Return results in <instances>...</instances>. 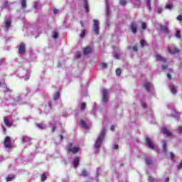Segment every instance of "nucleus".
<instances>
[{
  "label": "nucleus",
  "instance_id": "f257e3e1",
  "mask_svg": "<svg viewBox=\"0 0 182 182\" xmlns=\"http://www.w3.org/2000/svg\"><path fill=\"white\" fill-rule=\"evenodd\" d=\"M106 135V129H103L101 131V133L100 134V136L97 137L95 144V153H99V147H100V146L102 145V141H103V140H105V136Z\"/></svg>",
  "mask_w": 182,
  "mask_h": 182
},
{
  "label": "nucleus",
  "instance_id": "f03ea898",
  "mask_svg": "<svg viewBox=\"0 0 182 182\" xmlns=\"http://www.w3.org/2000/svg\"><path fill=\"white\" fill-rule=\"evenodd\" d=\"M100 23L99 22V20H96V19L93 20L92 30L95 35H99V31L100 29Z\"/></svg>",
  "mask_w": 182,
  "mask_h": 182
},
{
  "label": "nucleus",
  "instance_id": "7ed1b4c3",
  "mask_svg": "<svg viewBox=\"0 0 182 182\" xmlns=\"http://www.w3.org/2000/svg\"><path fill=\"white\" fill-rule=\"evenodd\" d=\"M4 146L8 150H11L12 149V142L11 141V137L6 136L4 141Z\"/></svg>",
  "mask_w": 182,
  "mask_h": 182
},
{
  "label": "nucleus",
  "instance_id": "20e7f679",
  "mask_svg": "<svg viewBox=\"0 0 182 182\" xmlns=\"http://www.w3.org/2000/svg\"><path fill=\"white\" fill-rule=\"evenodd\" d=\"M146 142L147 146L149 147V149H151V150H157V149H159V146L157 145H154V144H153V141H151V139L149 137L146 139Z\"/></svg>",
  "mask_w": 182,
  "mask_h": 182
},
{
  "label": "nucleus",
  "instance_id": "39448f33",
  "mask_svg": "<svg viewBox=\"0 0 182 182\" xmlns=\"http://www.w3.org/2000/svg\"><path fill=\"white\" fill-rule=\"evenodd\" d=\"M102 102H104V103H106L107 100H109V92L107 91V90L103 88L102 90Z\"/></svg>",
  "mask_w": 182,
  "mask_h": 182
},
{
  "label": "nucleus",
  "instance_id": "423d86ee",
  "mask_svg": "<svg viewBox=\"0 0 182 182\" xmlns=\"http://www.w3.org/2000/svg\"><path fill=\"white\" fill-rule=\"evenodd\" d=\"M68 150L70 151V153H73L75 154V153H77L79 151L80 148L79 147H73L72 144H68Z\"/></svg>",
  "mask_w": 182,
  "mask_h": 182
},
{
  "label": "nucleus",
  "instance_id": "0eeeda50",
  "mask_svg": "<svg viewBox=\"0 0 182 182\" xmlns=\"http://www.w3.org/2000/svg\"><path fill=\"white\" fill-rule=\"evenodd\" d=\"M169 53H178V49H177L174 46H171L168 48Z\"/></svg>",
  "mask_w": 182,
  "mask_h": 182
},
{
  "label": "nucleus",
  "instance_id": "6e6552de",
  "mask_svg": "<svg viewBox=\"0 0 182 182\" xmlns=\"http://www.w3.org/2000/svg\"><path fill=\"white\" fill-rule=\"evenodd\" d=\"M18 53H20V55H23L25 53V44L23 43L20 44V46L18 48Z\"/></svg>",
  "mask_w": 182,
  "mask_h": 182
},
{
  "label": "nucleus",
  "instance_id": "1a4fd4ad",
  "mask_svg": "<svg viewBox=\"0 0 182 182\" xmlns=\"http://www.w3.org/2000/svg\"><path fill=\"white\" fill-rule=\"evenodd\" d=\"M161 133H163V134H165L166 136H171V132H170L168 129H167L166 127H163L161 129Z\"/></svg>",
  "mask_w": 182,
  "mask_h": 182
},
{
  "label": "nucleus",
  "instance_id": "9d476101",
  "mask_svg": "<svg viewBox=\"0 0 182 182\" xmlns=\"http://www.w3.org/2000/svg\"><path fill=\"white\" fill-rule=\"evenodd\" d=\"M11 18H9L8 20H5V31H8L9 28H11Z\"/></svg>",
  "mask_w": 182,
  "mask_h": 182
},
{
  "label": "nucleus",
  "instance_id": "9b49d317",
  "mask_svg": "<svg viewBox=\"0 0 182 182\" xmlns=\"http://www.w3.org/2000/svg\"><path fill=\"white\" fill-rule=\"evenodd\" d=\"M131 31L133 32V33H136L137 32V24L136 23H132L131 24Z\"/></svg>",
  "mask_w": 182,
  "mask_h": 182
},
{
  "label": "nucleus",
  "instance_id": "f8f14e48",
  "mask_svg": "<svg viewBox=\"0 0 182 182\" xmlns=\"http://www.w3.org/2000/svg\"><path fill=\"white\" fill-rule=\"evenodd\" d=\"M79 161H80V159L79 157H76L73 160V166L75 168H77V166H79Z\"/></svg>",
  "mask_w": 182,
  "mask_h": 182
},
{
  "label": "nucleus",
  "instance_id": "ddd939ff",
  "mask_svg": "<svg viewBox=\"0 0 182 182\" xmlns=\"http://www.w3.org/2000/svg\"><path fill=\"white\" fill-rule=\"evenodd\" d=\"M92 49L90 47H86L84 50H83V53L84 55H89V53H91Z\"/></svg>",
  "mask_w": 182,
  "mask_h": 182
},
{
  "label": "nucleus",
  "instance_id": "4468645a",
  "mask_svg": "<svg viewBox=\"0 0 182 182\" xmlns=\"http://www.w3.org/2000/svg\"><path fill=\"white\" fill-rule=\"evenodd\" d=\"M170 89L172 95H176V93H177V88L176 87V86L171 85Z\"/></svg>",
  "mask_w": 182,
  "mask_h": 182
},
{
  "label": "nucleus",
  "instance_id": "2eb2a0df",
  "mask_svg": "<svg viewBox=\"0 0 182 182\" xmlns=\"http://www.w3.org/2000/svg\"><path fill=\"white\" fill-rule=\"evenodd\" d=\"M156 60L161 61V62H166V58H163L160 55H156Z\"/></svg>",
  "mask_w": 182,
  "mask_h": 182
},
{
  "label": "nucleus",
  "instance_id": "dca6fc26",
  "mask_svg": "<svg viewBox=\"0 0 182 182\" xmlns=\"http://www.w3.org/2000/svg\"><path fill=\"white\" fill-rule=\"evenodd\" d=\"M4 124H6V126L7 127H11V126H12V122H9V119H8V118L5 117L4 118Z\"/></svg>",
  "mask_w": 182,
  "mask_h": 182
},
{
  "label": "nucleus",
  "instance_id": "f3484780",
  "mask_svg": "<svg viewBox=\"0 0 182 182\" xmlns=\"http://www.w3.org/2000/svg\"><path fill=\"white\" fill-rule=\"evenodd\" d=\"M144 87L146 89L147 92H150V87H151V84L150 82H145Z\"/></svg>",
  "mask_w": 182,
  "mask_h": 182
},
{
  "label": "nucleus",
  "instance_id": "a211bd4d",
  "mask_svg": "<svg viewBox=\"0 0 182 182\" xmlns=\"http://www.w3.org/2000/svg\"><path fill=\"white\" fill-rule=\"evenodd\" d=\"M60 98V93L59 92H55V94L53 97V100L56 101Z\"/></svg>",
  "mask_w": 182,
  "mask_h": 182
},
{
  "label": "nucleus",
  "instance_id": "6ab92c4d",
  "mask_svg": "<svg viewBox=\"0 0 182 182\" xmlns=\"http://www.w3.org/2000/svg\"><path fill=\"white\" fill-rule=\"evenodd\" d=\"M160 30L161 31V32H164L165 33H166V32H168V28H167V26L163 27V26H160Z\"/></svg>",
  "mask_w": 182,
  "mask_h": 182
},
{
  "label": "nucleus",
  "instance_id": "aec40b11",
  "mask_svg": "<svg viewBox=\"0 0 182 182\" xmlns=\"http://www.w3.org/2000/svg\"><path fill=\"white\" fill-rule=\"evenodd\" d=\"M22 140L24 143H28V141H31V138L29 136H23Z\"/></svg>",
  "mask_w": 182,
  "mask_h": 182
},
{
  "label": "nucleus",
  "instance_id": "412c9836",
  "mask_svg": "<svg viewBox=\"0 0 182 182\" xmlns=\"http://www.w3.org/2000/svg\"><path fill=\"white\" fill-rule=\"evenodd\" d=\"M80 127H83L84 129H89V127H87V124H86V122H85L83 120H82L80 122Z\"/></svg>",
  "mask_w": 182,
  "mask_h": 182
},
{
  "label": "nucleus",
  "instance_id": "4be33fe9",
  "mask_svg": "<svg viewBox=\"0 0 182 182\" xmlns=\"http://www.w3.org/2000/svg\"><path fill=\"white\" fill-rule=\"evenodd\" d=\"M84 8L85 9L86 12H89V5L87 4V0L84 1Z\"/></svg>",
  "mask_w": 182,
  "mask_h": 182
},
{
  "label": "nucleus",
  "instance_id": "5701e85b",
  "mask_svg": "<svg viewBox=\"0 0 182 182\" xmlns=\"http://www.w3.org/2000/svg\"><path fill=\"white\" fill-rule=\"evenodd\" d=\"M100 68H102V69H106V68H107V63H101L100 64Z\"/></svg>",
  "mask_w": 182,
  "mask_h": 182
},
{
  "label": "nucleus",
  "instance_id": "b1692460",
  "mask_svg": "<svg viewBox=\"0 0 182 182\" xmlns=\"http://www.w3.org/2000/svg\"><path fill=\"white\" fill-rule=\"evenodd\" d=\"M162 147L163 151L166 152V148L167 147V143H166V141H162Z\"/></svg>",
  "mask_w": 182,
  "mask_h": 182
},
{
  "label": "nucleus",
  "instance_id": "393cba45",
  "mask_svg": "<svg viewBox=\"0 0 182 182\" xmlns=\"http://www.w3.org/2000/svg\"><path fill=\"white\" fill-rule=\"evenodd\" d=\"M106 15L109 16V2L107 1L106 3Z\"/></svg>",
  "mask_w": 182,
  "mask_h": 182
},
{
  "label": "nucleus",
  "instance_id": "a878e982",
  "mask_svg": "<svg viewBox=\"0 0 182 182\" xmlns=\"http://www.w3.org/2000/svg\"><path fill=\"white\" fill-rule=\"evenodd\" d=\"M21 4L22 8H26V0H21Z\"/></svg>",
  "mask_w": 182,
  "mask_h": 182
},
{
  "label": "nucleus",
  "instance_id": "bb28decb",
  "mask_svg": "<svg viewBox=\"0 0 182 182\" xmlns=\"http://www.w3.org/2000/svg\"><path fill=\"white\" fill-rule=\"evenodd\" d=\"M14 178H15V177H14V176H9L6 178V181H12V180H14Z\"/></svg>",
  "mask_w": 182,
  "mask_h": 182
},
{
  "label": "nucleus",
  "instance_id": "cd10ccee",
  "mask_svg": "<svg viewBox=\"0 0 182 182\" xmlns=\"http://www.w3.org/2000/svg\"><path fill=\"white\" fill-rule=\"evenodd\" d=\"M119 4L122 5V6H124V5L127 4V1L126 0H119Z\"/></svg>",
  "mask_w": 182,
  "mask_h": 182
},
{
  "label": "nucleus",
  "instance_id": "c85d7f7f",
  "mask_svg": "<svg viewBox=\"0 0 182 182\" xmlns=\"http://www.w3.org/2000/svg\"><path fill=\"white\" fill-rule=\"evenodd\" d=\"M166 9H170V10L173 9V4H166Z\"/></svg>",
  "mask_w": 182,
  "mask_h": 182
},
{
  "label": "nucleus",
  "instance_id": "c756f323",
  "mask_svg": "<svg viewBox=\"0 0 182 182\" xmlns=\"http://www.w3.org/2000/svg\"><path fill=\"white\" fill-rule=\"evenodd\" d=\"M80 176H83V177H87V172L85 170H83Z\"/></svg>",
  "mask_w": 182,
  "mask_h": 182
},
{
  "label": "nucleus",
  "instance_id": "7c9ffc66",
  "mask_svg": "<svg viewBox=\"0 0 182 182\" xmlns=\"http://www.w3.org/2000/svg\"><path fill=\"white\" fill-rule=\"evenodd\" d=\"M146 5H147V7L149 8V11H151V4H150V0H147Z\"/></svg>",
  "mask_w": 182,
  "mask_h": 182
},
{
  "label": "nucleus",
  "instance_id": "2f4dec72",
  "mask_svg": "<svg viewBox=\"0 0 182 182\" xmlns=\"http://www.w3.org/2000/svg\"><path fill=\"white\" fill-rule=\"evenodd\" d=\"M140 44H141V46L142 48H144V46H146V41L141 40V41H140Z\"/></svg>",
  "mask_w": 182,
  "mask_h": 182
},
{
  "label": "nucleus",
  "instance_id": "473e14b6",
  "mask_svg": "<svg viewBox=\"0 0 182 182\" xmlns=\"http://www.w3.org/2000/svg\"><path fill=\"white\" fill-rule=\"evenodd\" d=\"M121 73H122V70H120V68H117V69L116 70V75H117V76H120Z\"/></svg>",
  "mask_w": 182,
  "mask_h": 182
},
{
  "label": "nucleus",
  "instance_id": "72a5a7b5",
  "mask_svg": "<svg viewBox=\"0 0 182 182\" xmlns=\"http://www.w3.org/2000/svg\"><path fill=\"white\" fill-rule=\"evenodd\" d=\"M36 126L38 127V129H45L43 124H36Z\"/></svg>",
  "mask_w": 182,
  "mask_h": 182
},
{
  "label": "nucleus",
  "instance_id": "f704fd0d",
  "mask_svg": "<svg viewBox=\"0 0 182 182\" xmlns=\"http://www.w3.org/2000/svg\"><path fill=\"white\" fill-rule=\"evenodd\" d=\"M80 109H81L82 110H85V109H86V103L82 102V103L81 104Z\"/></svg>",
  "mask_w": 182,
  "mask_h": 182
},
{
  "label": "nucleus",
  "instance_id": "c9c22d12",
  "mask_svg": "<svg viewBox=\"0 0 182 182\" xmlns=\"http://www.w3.org/2000/svg\"><path fill=\"white\" fill-rule=\"evenodd\" d=\"M146 28H147V25L146 24V23H141L142 31H144L146 29Z\"/></svg>",
  "mask_w": 182,
  "mask_h": 182
},
{
  "label": "nucleus",
  "instance_id": "e433bc0d",
  "mask_svg": "<svg viewBox=\"0 0 182 182\" xmlns=\"http://www.w3.org/2000/svg\"><path fill=\"white\" fill-rule=\"evenodd\" d=\"M41 181H46V174L41 175Z\"/></svg>",
  "mask_w": 182,
  "mask_h": 182
},
{
  "label": "nucleus",
  "instance_id": "4c0bfd02",
  "mask_svg": "<svg viewBox=\"0 0 182 182\" xmlns=\"http://www.w3.org/2000/svg\"><path fill=\"white\" fill-rule=\"evenodd\" d=\"M85 35H86V30H83L80 36V38H85Z\"/></svg>",
  "mask_w": 182,
  "mask_h": 182
},
{
  "label": "nucleus",
  "instance_id": "58836bf2",
  "mask_svg": "<svg viewBox=\"0 0 182 182\" xmlns=\"http://www.w3.org/2000/svg\"><path fill=\"white\" fill-rule=\"evenodd\" d=\"M175 36H176V38H178V39L181 37V36H180V31H176V34H175Z\"/></svg>",
  "mask_w": 182,
  "mask_h": 182
},
{
  "label": "nucleus",
  "instance_id": "ea45409f",
  "mask_svg": "<svg viewBox=\"0 0 182 182\" xmlns=\"http://www.w3.org/2000/svg\"><path fill=\"white\" fill-rule=\"evenodd\" d=\"M162 11H163V9H162L161 7H158V8L156 9V12H157L158 14H161Z\"/></svg>",
  "mask_w": 182,
  "mask_h": 182
},
{
  "label": "nucleus",
  "instance_id": "a19ab883",
  "mask_svg": "<svg viewBox=\"0 0 182 182\" xmlns=\"http://www.w3.org/2000/svg\"><path fill=\"white\" fill-rule=\"evenodd\" d=\"M58 33L53 32V38L54 39H56V38H58Z\"/></svg>",
  "mask_w": 182,
  "mask_h": 182
},
{
  "label": "nucleus",
  "instance_id": "79ce46f5",
  "mask_svg": "<svg viewBox=\"0 0 182 182\" xmlns=\"http://www.w3.org/2000/svg\"><path fill=\"white\" fill-rule=\"evenodd\" d=\"M146 164H151V159L146 158Z\"/></svg>",
  "mask_w": 182,
  "mask_h": 182
},
{
  "label": "nucleus",
  "instance_id": "37998d69",
  "mask_svg": "<svg viewBox=\"0 0 182 182\" xmlns=\"http://www.w3.org/2000/svg\"><path fill=\"white\" fill-rule=\"evenodd\" d=\"M181 168H182V161L178 165V170H181Z\"/></svg>",
  "mask_w": 182,
  "mask_h": 182
},
{
  "label": "nucleus",
  "instance_id": "c03bdc74",
  "mask_svg": "<svg viewBox=\"0 0 182 182\" xmlns=\"http://www.w3.org/2000/svg\"><path fill=\"white\" fill-rule=\"evenodd\" d=\"M114 58L115 59H119L120 55H119V53H115V55H114Z\"/></svg>",
  "mask_w": 182,
  "mask_h": 182
},
{
  "label": "nucleus",
  "instance_id": "a18cd8bd",
  "mask_svg": "<svg viewBox=\"0 0 182 182\" xmlns=\"http://www.w3.org/2000/svg\"><path fill=\"white\" fill-rule=\"evenodd\" d=\"M149 182H156V181L154 180V178H151V177H149Z\"/></svg>",
  "mask_w": 182,
  "mask_h": 182
},
{
  "label": "nucleus",
  "instance_id": "49530a36",
  "mask_svg": "<svg viewBox=\"0 0 182 182\" xmlns=\"http://www.w3.org/2000/svg\"><path fill=\"white\" fill-rule=\"evenodd\" d=\"M117 149H119V145H117V144L114 145L113 149L114 150H117Z\"/></svg>",
  "mask_w": 182,
  "mask_h": 182
},
{
  "label": "nucleus",
  "instance_id": "de8ad7c7",
  "mask_svg": "<svg viewBox=\"0 0 182 182\" xmlns=\"http://www.w3.org/2000/svg\"><path fill=\"white\" fill-rule=\"evenodd\" d=\"M177 20H178V21H180V22H181V21H182V16H181V15L178 16L177 17Z\"/></svg>",
  "mask_w": 182,
  "mask_h": 182
},
{
  "label": "nucleus",
  "instance_id": "09e8293b",
  "mask_svg": "<svg viewBox=\"0 0 182 182\" xmlns=\"http://www.w3.org/2000/svg\"><path fill=\"white\" fill-rule=\"evenodd\" d=\"M53 14H58L59 12V10H58L57 9H54L53 10Z\"/></svg>",
  "mask_w": 182,
  "mask_h": 182
},
{
  "label": "nucleus",
  "instance_id": "8fccbe9b",
  "mask_svg": "<svg viewBox=\"0 0 182 182\" xmlns=\"http://www.w3.org/2000/svg\"><path fill=\"white\" fill-rule=\"evenodd\" d=\"M170 156H171V160H173V157H174V154L171 153V154H170Z\"/></svg>",
  "mask_w": 182,
  "mask_h": 182
},
{
  "label": "nucleus",
  "instance_id": "3c124183",
  "mask_svg": "<svg viewBox=\"0 0 182 182\" xmlns=\"http://www.w3.org/2000/svg\"><path fill=\"white\" fill-rule=\"evenodd\" d=\"M178 130L179 133H182V127H179L178 128Z\"/></svg>",
  "mask_w": 182,
  "mask_h": 182
},
{
  "label": "nucleus",
  "instance_id": "603ef678",
  "mask_svg": "<svg viewBox=\"0 0 182 182\" xmlns=\"http://www.w3.org/2000/svg\"><path fill=\"white\" fill-rule=\"evenodd\" d=\"M132 49H133V50H134V52H137V47L134 46V47L132 48Z\"/></svg>",
  "mask_w": 182,
  "mask_h": 182
},
{
  "label": "nucleus",
  "instance_id": "864d4df0",
  "mask_svg": "<svg viewBox=\"0 0 182 182\" xmlns=\"http://www.w3.org/2000/svg\"><path fill=\"white\" fill-rule=\"evenodd\" d=\"M114 129H116V127L114 125H112L111 127V130L113 132V131H114Z\"/></svg>",
  "mask_w": 182,
  "mask_h": 182
},
{
  "label": "nucleus",
  "instance_id": "5fc2aeb1",
  "mask_svg": "<svg viewBox=\"0 0 182 182\" xmlns=\"http://www.w3.org/2000/svg\"><path fill=\"white\" fill-rule=\"evenodd\" d=\"M162 69L163 70H166V69H167V65H163Z\"/></svg>",
  "mask_w": 182,
  "mask_h": 182
},
{
  "label": "nucleus",
  "instance_id": "6e6d98bb",
  "mask_svg": "<svg viewBox=\"0 0 182 182\" xmlns=\"http://www.w3.org/2000/svg\"><path fill=\"white\" fill-rule=\"evenodd\" d=\"M76 58L78 59L79 58H80V54L79 53H77L76 54Z\"/></svg>",
  "mask_w": 182,
  "mask_h": 182
},
{
  "label": "nucleus",
  "instance_id": "4d7b16f0",
  "mask_svg": "<svg viewBox=\"0 0 182 182\" xmlns=\"http://www.w3.org/2000/svg\"><path fill=\"white\" fill-rule=\"evenodd\" d=\"M55 129H56V127H52V132H53V133L55 132Z\"/></svg>",
  "mask_w": 182,
  "mask_h": 182
},
{
  "label": "nucleus",
  "instance_id": "13d9d810",
  "mask_svg": "<svg viewBox=\"0 0 182 182\" xmlns=\"http://www.w3.org/2000/svg\"><path fill=\"white\" fill-rule=\"evenodd\" d=\"M168 181H170V178H165V182H168Z\"/></svg>",
  "mask_w": 182,
  "mask_h": 182
},
{
  "label": "nucleus",
  "instance_id": "bf43d9fd",
  "mask_svg": "<svg viewBox=\"0 0 182 182\" xmlns=\"http://www.w3.org/2000/svg\"><path fill=\"white\" fill-rule=\"evenodd\" d=\"M168 79H171V75L170 74H167Z\"/></svg>",
  "mask_w": 182,
  "mask_h": 182
},
{
  "label": "nucleus",
  "instance_id": "052dcab7",
  "mask_svg": "<svg viewBox=\"0 0 182 182\" xmlns=\"http://www.w3.org/2000/svg\"><path fill=\"white\" fill-rule=\"evenodd\" d=\"M142 107H146V103L143 102V103H142Z\"/></svg>",
  "mask_w": 182,
  "mask_h": 182
},
{
  "label": "nucleus",
  "instance_id": "680f3d73",
  "mask_svg": "<svg viewBox=\"0 0 182 182\" xmlns=\"http://www.w3.org/2000/svg\"><path fill=\"white\" fill-rule=\"evenodd\" d=\"M2 129H3L4 132H6V129H5V127L2 126Z\"/></svg>",
  "mask_w": 182,
  "mask_h": 182
},
{
  "label": "nucleus",
  "instance_id": "e2e57ef3",
  "mask_svg": "<svg viewBox=\"0 0 182 182\" xmlns=\"http://www.w3.org/2000/svg\"><path fill=\"white\" fill-rule=\"evenodd\" d=\"M28 79H29V75H27L26 80H28Z\"/></svg>",
  "mask_w": 182,
  "mask_h": 182
},
{
  "label": "nucleus",
  "instance_id": "0e129e2a",
  "mask_svg": "<svg viewBox=\"0 0 182 182\" xmlns=\"http://www.w3.org/2000/svg\"><path fill=\"white\" fill-rule=\"evenodd\" d=\"M60 137L61 140L63 139V136H62V135H60Z\"/></svg>",
  "mask_w": 182,
  "mask_h": 182
},
{
  "label": "nucleus",
  "instance_id": "69168bd1",
  "mask_svg": "<svg viewBox=\"0 0 182 182\" xmlns=\"http://www.w3.org/2000/svg\"><path fill=\"white\" fill-rule=\"evenodd\" d=\"M81 26L83 27V23L81 21L80 22Z\"/></svg>",
  "mask_w": 182,
  "mask_h": 182
},
{
  "label": "nucleus",
  "instance_id": "338daca9",
  "mask_svg": "<svg viewBox=\"0 0 182 182\" xmlns=\"http://www.w3.org/2000/svg\"><path fill=\"white\" fill-rule=\"evenodd\" d=\"M52 105L50 104V102L49 103V107H51Z\"/></svg>",
  "mask_w": 182,
  "mask_h": 182
},
{
  "label": "nucleus",
  "instance_id": "774afa93",
  "mask_svg": "<svg viewBox=\"0 0 182 182\" xmlns=\"http://www.w3.org/2000/svg\"><path fill=\"white\" fill-rule=\"evenodd\" d=\"M4 59H1V60H0V62H4Z\"/></svg>",
  "mask_w": 182,
  "mask_h": 182
}]
</instances>
